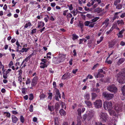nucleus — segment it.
<instances>
[{"label": "nucleus", "mask_w": 125, "mask_h": 125, "mask_svg": "<svg viewBox=\"0 0 125 125\" xmlns=\"http://www.w3.org/2000/svg\"><path fill=\"white\" fill-rule=\"evenodd\" d=\"M112 103L110 102L105 101L103 104L104 108L105 109H107L109 111V113L111 115L114 114V111H111L112 107Z\"/></svg>", "instance_id": "1"}, {"label": "nucleus", "mask_w": 125, "mask_h": 125, "mask_svg": "<svg viewBox=\"0 0 125 125\" xmlns=\"http://www.w3.org/2000/svg\"><path fill=\"white\" fill-rule=\"evenodd\" d=\"M117 80L120 83H125V74H123L120 72L117 74L115 76Z\"/></svg>", "instance_id": "2"}, {"label": "nucleus", "mask_w": 125, "mask_h": 125, "mask_svg": "<svg viewBox=\"0 0 125 125\" xmlns=\"http://www.w3.org/2000/svg\"><path fill=\"white\" fill-rule=\"evenodd\" d=\"M102 95L104 97L108 100L111 99L114 96V94L109 93L106 92H103Z\"/></svg>", "instance_id": "3"}, {"label": "nucleus", "mask_w": 125, "mask_h": 125, "mask_svg": "<svg viewBox=\"0 0 125 125\" xmlns=\"http://www.w3.org/2000/svg\"><path fill=\"white\" fill-rule=\"evenodd\" d=\"M107 89L111 92L115 93L117 90L116 87L114 84H112L108 86L107 87Z\"/></svg>", "instance_id": "4"}, {"label": "nucleus", "mask_w": 125, "mask_h": 125, "mask_svg": "<svg viewBox=\"0 0 125 125\" xmlns=\"http://www.w3.org/2000/svg\"><path fill=\"white\" fill-rule=\"evenodd\" d=\"M94 104L95 107L98 108L101 107L102 105V101L99 99L96 100L94 103Z\"/></svg>", "instance_id": "5"}, {"label": "nucleus", "mask_w": 125, "mask_h": 125, "mask_svg": "<svg viewBox=\"0 0 125 125\" xmlns=\"http://www.w3.org/2000/svg\"><path fill=\"white\" fill-rule=\"evenodd\" d=\"M123 105L121 104H116L114 106V109L118 112L121 111L122 109Z\"/></svg>", "instance_id": "6"}, {"label": "nucleus", "mask_w": 125, "mask_h": 125, "mask_svg": "<svg viewBox=\"0 0 125 125\" xmlns=\"http://www.w3.org/2000/svg\"><path fill=\"white\" fill-rule=\"evenodd\" d=\"M58 55L59 57L58 60L60 62L63 61L65 59L66 54L59 53Z\"/></svg>", "instance_id": "7"}, {"label": "nucleus", "mask_w": 125, "mask_h": 125, "mask_svg": "<svg viewBox=\"0 0 125 125\" xmlns=\"http://www.w3.org/2000/svg\"><path fill=\"white\" fill-rule=\"evenodd\" d=\"M99 116L105 122L107 120V115L105 113L101 112L99 113Z\"/></svg>", "instance_id": "8"}, {"label": "nucleus", "mask_w": 125, "mask_h": 125, "mask_svg": "<svg viewBox=\"0 0 125 125\" xmlns=\"http://www.w3.org/2000/svg\"><path fill=\"white\" fill-rule=\"evenodd\" d=\"M38 80V78L37 77H34L32 80L31 85L33 87L36 85L37 83Z\"/></svg>", "instance_id": "9"}, {"label": "nucleus", "mask_w": 125, "mask_h": 125, "mask_svg": "<svg viewBox=\"0 0 125 125\" xmlns=\"http://www.w3.org/2000/svg\"><path fill=\"white\" fill-rule=\"evenodd\" d=\"M94 112L93 111L91 110L89 111L88 115H87L88 117L87 118V120L89 121L91 119V118L94 116Z\"/></svg>", "instance_id": "10"}, {"label": "nucleus", "mask_w": 125, "mask_h": 125, "mask_svg": "<svg viewBox=\"0 0 125 125\" xmlns=\"http://www.w3.org/2000/svg\"><path fill=\"white\" fill-rule=\"evenodd\" d=\"M109 19L107 18L103 22H102V25H104L103 27L105 29L108 26L109 24Z\"/></svg>", "instance_id": "11"}, {"label": "nucleus", "mask_w": 125, "mask_h": 125, "mask_svg": "<svg viewBox=\"0 0 125 125\" xmlns=\"http://www.w3.org/2000/svg\"><path fill=\"white\" fill-rule=\"evenodd\" d=\"M70 73H65L62 76V79L63 80L67 79L70 78Z\"/></svg>", "instance_id": "12"}, {"label": "nucleus", "mask_w": 125, "mask_h": 125, "mask_svg": "<svg viewBox=\"0 0 125 125\" xmlns=\"http://www.w3.org/2000/svg\"><path fill=\"white\" fill-rule=\"evenodd\" d=\"M101 0H96L95 3L93 5V7L94 8L96 7L98 5L101 3Z\"/></svg>", "instance_id": "13"}, {"label": "nucleus", "mask_w": 125, "mask_h": 125, "mask_svg": "<svg viewBox=\"0 0 125 125\" xmlns=\"http://www.w3.org/2000/svg\"><path fill=\"white\" fill-rule=\"evenodd\" d=\"M38 28H41L43 27L44 25V22L42 21H38Z\"/></svg>", "instance_id": "14"}, {"label": "nucleus", "mask_w": 125, "mask_h": 125, "mask_svg": "<svg viewBox=\"0 0 125 125\" xmlns=\"http://www.w3.org/2000/svg\"><path fill=\"white\" fill-rule=\"evenodd\" d=\"M32 55V54H31L28 57H27L22 62V63L21 64V65H22L23 63H24L25 62H26L31 57V56Z\"/></svg>", "instance_id": "15"}, {"label": "nucleus", "mask_w": 125, "mask_h": 125, "mask_svg": "<svg viewBox=\"0 0 125 125\" xmlns=\"http://www.w3.org/2000/svg\"><path fill=\"white\" fill-rule=\"evenodd\" d=\"M12 122L14 123H16L18 121V118L15 115H12L11 116Z\"/></svg>", "instance_id": "16"}, {"label": "nucleus", "mask_w": 125, "mask_h": 125, "mask_svg": "<svg viewBox=\"0 0 125 125\" xmlns=\"http://www.w3.org/2000/svg\"><path fill=\"white\" fill-rule=\"evenodd\" d=\"M84 102L87 105V107L90 108L92 106V104L91 102L88 101H85Z\"/></svg>", "instance_id": "17"}, {"label": "nucleus", "mask_w": 125, "mask_h": 125, "mask_svg": "<svg viewBox=\"0 0 125 125\" xmlns=\"http://www.w3.org/2000/svg\"><path fill=\"white\" fill-rule=\"evenodd\" d=\"M125 59L124 58H121L117 62V64L119 65H120L124 62Z\"/></svg>", "instance_id": "18"}, {"label": "nucleus", "mask_w": 125, "mask_h": 125, "mask_svg": "<svg viewBox=\"0 0 125 125\" xmlns=\"http://www.w3.org/2000/svg\"><path fill=\"white\" fill-rule=\"evenodd\" d=\"M59 113L61 115L64 116L66 114V113L65 111L62 109H61L59 111Z\"/></svg>", "instance_id": "19"}, {"label": "nucleus", "mask_w": 125, "mask_h": 125, "mask_svg": "<svg viewBox=\"0 0 125 125\" xmlns=\"http://www.w3.org/2000/svg\"><path fill=\"white\" fill-rule=\"evenodd\" d=\"M41 65L40 66V67L41 68H44L45 67H46L48 64H47L46 63L41 62L40 63Z\"/></svg>", "instance_id": "20"}, {"label": "nucleus", "mask_w": 125, "mask_h": 125, "mask_svg": "<svg viewBox=\"0 0 125 125\" xmlns=\"http://www.w3.org/2000/svg\"><path fill=\"white\" fill-rule=\"evenodd\" d=\"M54 90L56 94L57 95H58V97L59 98H61V94H60V92L58 89L55 88Z\"/></svg>", "instance_id": "21"}, {"label": "nucleus", "mask_w": 125, "mask_h": 125, "mask_svg": "<svg viewBox=\"0 0 125 125\" xmlns=\"http://www.w3.org/2000/svg\"><path fill=\"white\" fill-rule=\"evenodd\" d=\"M117 23L118 25L120 26L123 25L124 23L123 21L122 20L117 21Z\"/></svg>", "instance_id": "22"}, {"label": "nucleus", "mask_w": 125, "mask_h": 125, "mask_svg": "<svg viewBox=\"0 0 125 125\" xmlns=\"http://www.w3.org/2000/svg\"><path fill=\"white\" fill-rule=\"evenodd\" d=\"M84 97L85 99L89 100L90 99V94L88 93H86L84 94Z\"/></svg>", "instance_id": "23"}, {"label": "nucleus", "mask_w": 125, "mask_h": 125, "mask_svg": "<svg viewBox=\"0 0 125 125\" xmlns=\"http://www.w3.org/2000/svg\"><path fill=\"white\" fill-rule=\"evenodd\" d=\"M121 11L119 12H116L115 13L114 15V16L113 18V20H115L116 19H118L119 17L118 15L121 12Z\"/></svg>", "instance_id": "24"}, {"label": "nucleus", "mask_w": 125, "mask_h": 125, "mask_svg": "<svg viewBox=\"0 0 125 125\" xmlns=\"http://www.w3.org/2000/svg\"><path fill=\"white\" fill-rule=\"evenodd\" d=\"M92 96V100H94L97 96V95L95 93H92L91 94Z\"/></svg>", "instance_id": "25"}, {"label": "nucleus", "mask_w": 125, "mask_h": 125, "mask_svg": "<svg viewBox=\"0 0 125 125\" xmlns=\"http://www.w3.org/2000/svg\"><path fill=\"white\" fill-rule=\"evenodd\" d=\"M95 12H97L98 13H99L102 11V10L101 8H97L96 9L94 10Z\"/></svg>", "instance_id": "26"}, {"label": "nucleus", "mask_w": 125, "mask_h": 125, "mask_svg": "<svg viewBox=\"0 0 125 125\" xmlns=\"http://www.w3.org/2000/svg\"><path fill=\"white\" fill-rule=\"evenodd\" d=\"M101 73H98L96 75V76H95V77L96 78H102L104 77V75L102 74H101Z\"/></svg>", "instance_id": "27"}, {"label": "nucleus", "mask_w": 125, "mask_h": 125, "mask_svg": "<svg viewBox=\"0 0 125 125\" xmlns=\"http://www.w3.org/2000/svg\"><path fill=\"white\" fill-rule=\"evenodd\" d=\"M31 25V23L30 22H28L27 23H26L24 26V28H26L29 27H30Z\"/></svg>", "instance_id": "28"}, {"label": "nucleus", "mask_w": 125, "mask_h": 125, "mask_svg": "<svg viewBox=\"0 0 125 125\" xmlns=\"http://www.w3.org/2000/svg\"><path fill=\"white\" fill-rule=\"evenodd\" d=\"M72 39L74 41L75 40L79 38V36H77L75 34H73L72 35Z\"/></svg>", "instance_id": "29"}, {"label": "nucleus", "mask_w": 125, "mask_h": 125, "mask_svg": "<svg viewBox=\"0 0 125 125\" xmlns=\"http://www.w3.org/2000/svg\"><path fill=\"white\" fill-rule=\"evenodd\" d=\"M48 109L51 111H52L54 110L53 106H48Z\"/></svg>", "instance_id": "30"}, {"label": "nucleus", "mask_w": 125, "mask_h": 125, "mask_svg": "<svg viewBox=\"0 0 125 125\" xmlns=\"http://www.w3.org/2000/svg\"><path fill=\"white\" fill-rule=\"evenodd\" d=\"M116 8L118 9H122L123 5L121 4H120L118 5H116Z\"/></svg>", "instance_id": "31"}, {"label": "nucleus", "mask_w": 125, "mask_h": 125, "mask_svg": "<svg viewBox=\"0 0 125 125\" xmlns=\"http://www.w3.org/2000/svg\"><path fill=\"white\" fill-rule=\"evenodd\" d=\"M67 6L68 7L69 9L71 11L73 9V7L72 4H71L70 5H68Z\"/></svg>", "instance_id": "32"}, {"label": "nucleus", "mask_w": 125, "mask_h": 125, "mask_svg": "<svg viewBox=\"0 0 125 125\" xmlns=\"http://www.w3.org/2000/svg\"><path fill=\"white\" fill-rule=\"evenodd\" d=\"M72 15L70 13H67L66 15V17L68 19L69 18H71L72 17Z\"/></svg>", "instance_id": "33"}, {"label": "nucleus", "mask_w": 125, "mask_h": 125, "mask_svg": "<svg viewBox=\"0 0 125 125\" xmlns=\"http://www.w3.org/2000/svg\"><path fill=\"white\" fill-rule=\"evenodd\" d=\"M122 91L123 95L124 96L125 95V85L122 88Z\"/></svg>", "instance_id": "34"}, {"label": "nucleus", "mask_w": 125, "mask_h": 125, "mask_svg": "<svg viewBox=\"0 0 125 125\" xmlns=\"http://www.w3.org/2000/svg\"><path fill=\"white\" fill-rule=\"evenodd\" d=\"M100 19L99 17H96L92 19V21L93 22H94Z\"/></svg>", "instance_id": "35"}, {"label": "nucleus", "mask_w": 125, "mask_h": 125, "mask_svg": "<svg viewBox=\"0 0 125 125\" xmlns=\"http://www.w3.org/2000/svg\"><path fill=\"white\" fill-rule=\"evenodd\" d=\"M121 1V0H115L114 2V5L115 6H116L118 3L120 2Z\"/></svg>", "instance_id": "36"}, {"label": "nucleus", "mask_w": 125, "mask_h": 125, "mask_svg": "<svg viewBox=\"0 0 125 125\" xmlns=\"http://www.w3.org/2000/svg\"><path fill=\"white\" fill-rule=\"evenodd\" d=\"M4 114L8 117H9L10 116V114L9 112H4Z\"/></svg>", "instance_id": "37"}, {"label": "nucleus", "mask_w": 125, "mask_h": 125, "mask_svg": "<svg viewBox=\"0 0 125 125\" xmlns=\"http://www.w3.org/2000/svg\"><path fill=\"white\" fill-rule=\"evenodd\" d=\"M77 111L78 112V115L79 116H81V113H82L81 109L80 108H78L77 110Z\"/></svg>", "instance_id": "38"}, {"label": "nucleus", "mask_w": 125, "mask_h": 125, "mask_svg": "<svg viewBox=\"0 0 125 125\" xmlns=\"http://www.w3.org/2000/svg\"><path fill=\"white\" fill-rule=\"evenodd\" d=\"M60 107V106L59 104L58 103L55 104V108L56 110H58L59 108Z\"/></svg>", "instance_id": "39"}, {"label": "nucleus", "mask_w": 125, "mask_h": 125, "mask_svg": "<svg viewBox=\"0 0 125 125\" xmlns=\"http://www.w3.org/2000/svg\"><path fill=\"white\" fill-rule=\"evenodd\" d=\"M29 99L31 100H33V94H30L29 95Z\"/></svg>", "instance_id": "40"}, {"label": "nucleus", "mask_w": 125, "mask_h": 125, "mask_svg": "<svg viewBox=\"0 0 125 125\" xmlns=\"http://www.w3.org/2000/svg\"><path fill=\"white\" fill-rule=\"evenodd\" d=\"M45 95L43 94H41L40 96L41 99H43L45 97Z\"/></svg>", "instance_id": "41"}, {"label": "nucleus", "mask_w": 125, "mask_h": 125, "mask_svg": "<svg viewBox=\"0 0 125 125\" xmlns=\"http://www.w3.org/2000/svg\"><path fill=\"white\" fill-rule=\"evenodd\" d=\"M90 21H86L84 22V25L86 26H89Z\"/></svg>", "instance_id": "42"}, {"label": "nucleus", "mask_w": 125, "mask_h": 125, "mask_svg": "<svg viewBox=\"0 0 125 125\" xmlns=\"http://www.w3.org/2000/svg\"><path fill=\"white\" fill-rule=\"evenodd\" d=\"M19 65L20 63L19 62H17L16 63L14 66L15 67H16V70H18V66H19Z\"/></svg>", "instance_id": "43"}, {"label": "nucleus", "mask_w": 125, "mask_h": 125, "mask_svg": "<svg viewBox=\"0 0 125 125\" xmlns=\"http://www.w3.org/2000/svg\"><path fill=\"white\" fill-rule=\"evenodd\" d=\"M29 111L31 112H32L33 111V106L32 104L30 105V107L29 108Z\"/></svg>", "instance_id": "44"}, {"label": "nucleus", "mask_w": 125, "mask_h": 125, "mask_svg": "<svg viewBox=\"0 0 125 125\" xmlns=\"http://www.w3.org/2000/svg\"><path fill=\"white\" fill-rule=\"evenodd\" d=\"M18 81L20 83H21L22 82V78L21 76H19L18 78Z\"/></svg>", "instance_id": "45"}, {"label": "nucleus", "mask_w": 125, "mask_h": 125, "mask_svg": "<svg viewBox=\"0 0 125 125\" xmlns=\"http://www.w3.org/2000/svg\"><path fill=\"white\" fill-rule=\"evenodd\" d=\"M94 24L93 23V22L90 21L89 27L91 28L93 27L94 26Z\"/></svg>", "instance_id": "46"}, {"label": "nucleus", "mask_w": 125, "mask_h": 125, "mask_svg": "<svg viewBox=\"0 0 125 125\" xmlns=\"http://www.w3.org/2000/svg\"><path fill=\"white\" fill-rule=\"evenodd\" d=\"M92 42L91 41H88V45L89 48H91L92 45Z\"/></svg>", "instance_id": "47"}, {"label": "nucleus", "mask_w": 125, "mask_h": 125, "mask_svg": "<svg viewBox=\"0 0 125 125\" xmlns=\"http://www.w3.org/2000/svg\"><path fill=\"white\" fill-rule=\"evenodd\" d=\"M101 73H103L104 74L105 73V71H104L102 69H99L98 70V72Z\"/></svg>", "instance_id": "48"}, {"label": "nucleus", "mask_w": 125, "mask_h": 125, "mask_svg": "<svg viewBox=\"0 0 125 125\" xmlns=\"http://www.w3.org/2000/svg\"><path fill=\"white\" fill-rule=\"evenodd\" d=\"M20 120L21 122L23 123L24 122V118L22 115H21L20 116Z\"/></svg>", "instance_id": "49"}, {"label": "nucleus", "mask_w": 125, "mask_h": 125, "mask_svg": "<svg viewBox=\"0 0 125 125\" xmlns=\"http://www.w3.org/2000/svg\"><path fill=\"white\" fill-rule=\"evenodd\" d=\"M87 117H88L87 115L85 114L83 115V119L84 120L86 119V118L87 119Z\"/></svg>", "instance_id": "50"}, {"label": "nucleus", "mask_w": 125, "mask_h": 125, "mask_svg": "<svg viewBox=\"0 0 125 125\" xmlns=\"http://www.w3.org/2000/svg\"><path fill=\"white\" fill-rule=\"evenodd\" d=\"M86 0H84V1H83V0H78V1L79 4H82L83 2V3H85V2Z\"/></svg>", "instance_id": "51"}, {"label": "nucleus", "mask_w": 125, "mask_h": 125, "mask_svg": "<svg viewBox=\"0 0 125 125\" xmlns=\"http://www.w3.org/2000/svg\"><path fill=\"white\" fill-rule=\"evenodd\" d=\"M31 82V80L30 79L28 78H27V80L26 82V84H29Z\"/></svg>", "instance_id": "52"}, {"label": "nucleus", "mask_w": 125, "mask_h": 125, "mask_svg": "<svg viewBox=\"0 0 125 125\" xmlns=\"http://www.w3.org/2000/svg\"><path fill=\"white\" fill-rule=\"evenodd\" d=\"M49 96H48V98L49 99H50L51 100L52 99V93H50L48 94Z\"/></svg>", "instance_id": "53"}, {"label": "nucleus", "mask_w": 125, "mask_h": 125, "mask_svg": "<svg viewBox=\"0 0 125 125\" xmlns=\"http://www.w3.org/2000/svg\"><path fill=\"white\" fill-rule=\"evenodd\" d=\"M22 93L24 94H26L25 92V88H23L22 89H21Z\"/></svg>", "instance_id": "54"}, {"label": "nucleus", "mask_w": 125, "mask_h": 125, "mask_svg": "<svg viewBox=\"0 0 125 125\" xmlns=\"http://www.w3.org/2000/svg\"><path fill=\"white\" fill-rule=\"evenodd\" d=\"M16 45H17V48H18L19 47H21V46L20 44H19V42L18 40H17L16 43Z\"/></svg>", "instance_id": "55"}, {"label": "nucleus", "mask_w": 125, "mask_h": 125, "mask_svg": "<svg viewBox=\"0 0 125 125\" xmlns=\"http://www.w3.org/2000/svg\"><path fill=\"white\" fill-rule=\"evenodd\" d=\"M95 1L96 0H91L90 1V2L91 4L92 5H93L94 3H95Z\"/></svg>", "instance_id": "56"}, {"label": "nucleus", "mask_w": 125, "mask_h": 125, "mask_svg": "<svg viewBox=\"0 0 125 125\" xmlns=\"http://www.w3.org/2000/svg\"><path fill=\"white\" fill-rule=\"evenodd\" d=\"M68 10H66L63 11V15L64 16H66V13L68 11Z\"/></svg>", "instance_id": "57"}, {"label": "nucleus", "mask_w": 125, "mask_h": 125, "mask_svg": "<svg viewBox=\"0 0 125 125\" xmlns=\"http://www.w3.org/2000/svg\"><path fill=\"white\" fill-rule=\"evenodd\" d=\"M79 26L81 29L82 28L83 26V23L79 22Z\"/></svg>", "instance_id": "58"}, {"label": "nucleus", "mask_w": 125, "mask_h": 125, "mask_svg": "<svg viewBox=\"0 0 125 125\" xmlns=\"http://www.w3.org/2000/svg\"><path fill=\"white\" fill-rule=\"evenodd\" d=\"M13 64V63L12 61H11L9 64L8 66L9 68H10L11 66Z\"/></svg>", "instance_id": "59"}, {"label": "nucleus", "mask_w": 125, "mask_h": 125, "mask_svg": "<svg viewBox=\"0 0 125 125\" xmlns=\"http://www.w3.org/2000/svg\"><path fill=\"white\" fill-rule=\"evenodd\" d=\"M3 77L4 79H6L7 78L8 76L7 73H4L3 74Z\"/></svg>", "instance_id": "60"}, {"label": "nucleus", "mask_w": 125, "mask_h": 125, "mask_svg": "<svg viewBox=\"0 0 125 125\" xmlns=\"http://www.w3.org/2000/svg\"><path fill=\"white\" fill-rule=\"evenodd\" d=\"M62 107L63 108H64L65 109H66V107L65 105V104L63 103H62Z\"/></svg>", "instance_id": "61"}, {"label": "nucleus", "mask_w": 125, "mask_h": 125, "mask_svg": "<svg viewBox=\"0 0 125 125\" xmlns=\"http://www.w3.org/2000/svg\"><path fill=\"white\" fill-rule=\"evenodd\" d=\"M22 49L23 50V51L24 52H26L28 50V48H25V47L23 48Z\"/></svg>", "instance_id": "62"}, {"label": "nucleus", "mask_w": 125, "mask_h": 125, "mask_svg": "<svg viewBox=\"0 0 125 125\" xmlns=\"http://www.w3.org/2000/svg\"><path fill=\"white\" fill-rule=\"evenodd\" d=\"M12 3L13 4V5L12 6V7H14L15 6L16 4L17 3V2H15L14 0H12Z\"/></svg>", "instance_id": "63"}, {"label": "nucleus", "mask_w": 125, "mask_h": 125, "mask_svg": "<svg viewBox=\"0 0 125 125\" xmlns=\"http://www.w3.org/2000/svg\"><path fill=\"white\" fill-rule=\"evenodd\" d=\"M36 29H33L31 31V33L32 34L34 33H35L36 32Z\"/></svg>", "instance_id": "64"}]
</instances>
